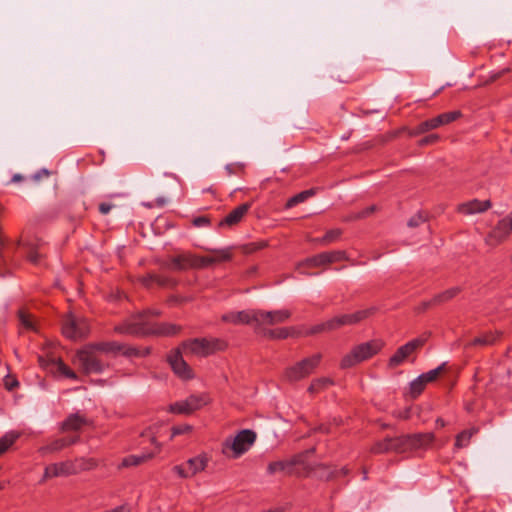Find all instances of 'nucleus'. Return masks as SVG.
<instances>
[{
	"mask_svg": "<svg viewBox=\"0 0 512 512\" xmlns=\"http://www.w3.org/2000/svg\"><path fill=\"white\" fill-rule=\"evenodd\" d=\"M159 315L160 312L158 310L148 309L133 315L128 320L115 326L114 330L119 334L127 335H174L180 330V327L174 324L152 323L151 318Z\"/></svg>",
	"mask_w": 512,
	"mask_h": 512,
	"instance_id": "f257e3e1",
	"label": "nucleus"
},
{
	"mask_svg": "<svg viewBox=\"0 0 512 512\" xmlns=\"http://www.w3.org/2000/svg\"><path fill=\"white\" fill-rule=\"evenodd\" d=\"M377 311L378 308L376 306H371L355 311L353 313L336 315L322 323L312 326L302 334L305 336H310L318 333L335 331L344 326L357 325L362 321L374 316Z\"/></svg>",
	"mask_w": 512,
	"mask_h": 512,
	"instance_id": "f03ea898",
	"label": "nucleus"
},
{
	"mask_svg": "<svg viewBox=\"0 0 512 512\" xmlns=\"http://www.w3.org/2000/svg\"><path fill=\"white\" fill-rule=\"evenodd\" d=\"M384 347V342L380 339H373L368 342L354 346L349 353L343 356L340 362L342 369L351 368L363 361H366L378 354Z\"/></svg>",
	"mask_w": 512,
	"mask_h": 512,
	"instance_id": "7ed1b4c3",
	"label": "nucleus"
},
{
	"mask_svg": "<svg viewBox=\"0 0 512 512\" xmlns=\"http://www.w3.org/2000/svg\"><path fill=\"white\" fill-rule=\"evenodd\" d=\"M225 341L217 338H195L184 342L180 347L185 355L205 357L226 348Z\"/></svg>",
	"mask_w": 512,
	"mask_h": 512,
	"instance_id": "20e7f679",
	"label": "nucleus"
},
{
	"mask_svg": "<svg viewBox=\"0 0 512 512\" xmlns=\"http://www.w3.org/2000/svg\"><path fill=\"white\" fill-rule=\"evenodd\" d=\"M322 360V354L316 353L306 357L294 365L287 367L283 373V378L288 382H298L310 376L319 366Z\"/></svg>",
	"mask_w": 512,
	"mask_h": 512,
	"instance_id": "39448f33",
	"label": "nucleus"
},
{
	"mask_svg": "<svg viewBox=\"0 0 512 512\" xmlns=\"http://www.w3.org/2000/svg\"><path fill=\"white\" fill-rule=\"evenodd\" d=\"M98 352L95 344L87 345L77 352L74 362L78 364L86 374L100 373L104 369V364L98 358Z\"/></svg>",
	"mask_w": 512,
	"mask_h": 512,
	"instance_id": "423d86ee",
	"label": "nucleus"
},
{
	"mask_svg": "<svg viewBox=\"0 0 512 512\" xmlns=\"http://www.w3.org/2000/svg\"><path fill=\"white\" fill-rule=\"evenodd\" d=\"M255 333L260 334L268 330L269 326L282 324L288 321L291 317V312L288 309H279L272 311L255 310Z\"/></svg>",
	"mask_w": 512,
	"mask_h": 512,
	"instance_id": "0eeeda50",
	"label": "nucleus"
},
{
	"mask_svg": "<svg viewBox=\"0 0 512 512\" xmlns=\"http://www.w3.org/2000/svg\"><path fill=\"white\" fill-rule=\"evenodd\" d=\"M256 440V433L250 429L240 431L233 439H226L223 443L222 452L232 451V457L238 458L247 452Z\"/></svg>",
	"mask_w": 512,
	"mask_h": 512,
	"instance_id": "6e6552de",
	"label": "nucleus"
},
{
	"mask_svg": "<svg viewBox=\"0 0 512 512\" xmlns=\"http://www.w3.org/2000/svg\"><path fill=\"white\" fill-rule=\"evenodd\" d=\"M210 403L206 393L192 394L184 400L169 405L168 411L173 414L190 415Z\"/></svg>",
	"mask_w": 512,
	"mask_h": 512,
	"instance_id": "1a4fd4ad",
	"label": "nucleus"
},
{
	"mask_svg": "<svg viewBox=\"0 0 512 512\" xmlns=\"http://www.w3.org/2000/svg\"><path fill=\"white\" fill-rule=\"evenodd\" d=\"M90 326L85 318H77L72 314L67 315L62 323L63 335L72 340L81 339L89 334Z\"/></svg>",
	"mask_w": 512,
	"mask_h": 512,
	"instance_id": "9d476101",
	"label": "nucleus"
},
{
	"mask_svg": "<svg viewBox=\"0 0 512 512\" xmlns=\"http://www.w3.org/2000/svg\"><path fill=\"white\" fill-rule=\"evenodd\" d=\"M427 341V337L421 336L400 346L390 357L388 367L393 369L407 360L417 349L421 348Z\"/></svg>",
	"mask_w": 512,
	"mask_h": 512,
	"instance_id": "9b49d317",
	"label": "nucleus"
},
{
	"mask_svg": "<svg viewBox=\"0 0 512 512\" xmlns=\"http://www.w3.org/2000/svg\"><path fill=\"white\" fill-rule=\"evenodd\" d=\"M95 347L100 352L120 353L127 357H142L149 353L148 349L140 350L136 347L128 346L126 344H122L116 341L96 343Z\"/></svg>",
	"mask_w": 512,
	"mask_h": 512,
	"instance_id": "f8f14e48",
	"label": "nucleus"
},
{
	"mask_svg": "<svg viewBox=\"0 0 512 512\" xmlns=\"http://www.w3.org/2000/svg\"><path fill=\"white\" fill-rule=\"evenodd\" d=\"M348 260L347 253L343 250L322 252L307 258L301 266L319 267L326 264Z\"/></svg>",
	"mask_w": 512,
	"mask_h": 512,
	"instance_id": "ddd939ff",
	"label": "nucleus"
},
{
	"mask_svg": "<svg viewBox=\"0 0 512 512\" xmlns=\"http://www.w3.org/2000/svg\"><path fill=\"white\" fill-rule=\"evenodd\" d=\"M512 232V214L501 219L495 228L486 236L485 242L489 246H497Z\"/></svg>",
	"mask_w": 512,
	"mask_h": 512,
	"instance_id": "4468645a",
	"label": "nucleus"
},
{
	"mask_svg": "<svg viewBox=\"0 0 512 512\" xmlns=\"http://www.w3.org/2000/svg\"><path fill=\"white\" fill-rule=\"evenodd\" d=\"M183 355H185L179 347L175 351L171 352L168 356V362L174 371V373L183 380H189L193 378V371L190 366L183 359Z\"/></svg>",
	"mask_w": 512,
	"mask_h": 512,
	"instance_id": "2eb2a0df",
	"label": "nucleus"
},
{
	"mask_svg": "<svg viewBox=\"0 0 512 512\" xmlns=\"http://www.w3.org/2000/svg\"><path fill=\"white\" fill-rule=\"evenodd\" d=\"M434 438V434L431 432L400 436L402 451L425 448L434 441Z\"/></svg>",
	"mask_w": 512,
	"mask_h": 512,
	"instance_id": "dca6fc26",
	"label": "nucleus"
},
{
	"mask_svg": "<svg viewBox=\"0 0 512 512\" xmlns=\"http://www.w3.org/2000/svg\"><path fill=\"white\" fill-rule=\"evenodd\" d=\"M19 245H21L23 248L28 261L33 264H38L40 262L42 257L41 250L44 245L40 239L36 237H30L25 240H21Z\"/></svg>",
	"mask_w": 512,
	"mask_h": 512,
	"instance_id": "f3484780",
	"label": "nucleus"
},
{
	"mask_svg": "<svg viewBox=\"0 0 512 512\" xmlns=\"http://www.w3.org/2000/svg\"><path fill=\"white\" fill-rule=\"evenodd\" d=\"M75 475L71 460L53 463L45 467L42 481L54 477H67Z\"/></svg>",
	"mask_w": 512,
	"mask_h": 512,
	"instance_id": "a211bd4d",
	"label": "nucleus"
},
{
	"mask_svg": "<svg viewBox=\"0 0 512 512\" xmlns=\"http://www.w3.org/2000/svg\"><path fill=\"white\" fill-rule=\"evenodd\" d=\"M255 310H244L239 312H229L222 316L224 322L232 323L235 325L247 324L252 325L255 329Z\"/></svg>",
	"mask_w": 512,
	"mask_h": 512,
	"instance_id": "6ab92c4d",
	"label": "nucleus"
},
{
	"mask_svg": "<svg viewBox=\"0 0 512 512\" xmlns=\"http://www.w3.org/2000/svg\"><path fill=\"white\" fill-rule=\"evenodd\" d=\"M491 201L490 200H478L473 199L464 203H461L457 206V211L460 214L463 215H473L476 213H483L487 211L489 208H491Z\"/></svg>",
	"mask_w": 512,
	"mask_h": 512,
	"instance_id": "aec40b11",
	"label": "nucleus"
},
{
	"mask_svg": "<svg viewBox=\"0 0 512 512\" xmlns=\"http://www.w3.org/2000/svg\"><path fill=\"white\" fill-rule=\"evenodd\" d=\"M152 444L155 445L157 451L150 453H142L140 455H128L124 457L119 465V468H128L132 466H138L146 461L152 459L161 449L160 443L156 441L155 438H152Z\"/></svg>",
	"mask_w": 512,
	"mask_h": 512,
	"instance_id": "412c9836",
	"label": "nucleus"
},
{
	"mask_svg": "<svg viewBox=\"0 0 512 512\" xmlns=\"http://www.w3.org/2000/svg\"><path fill=\"white\" fill-rule=\"evenodd\" d=\"M459 117H461L460 111L446 112L434 118L423 121L424 128H426L427 131L434 130L442 125H446L457 120Z\"/></svg>",
	"mask_w": 512,
	"mask_h": 512,
	"instance_id": "4be33fe9",
	"label": "nucleus"
},
{
	"mask_svg": "<svg viewBox=\"0 0 512 512\" xmlns=\"http://www.w3.org/2000/svg\"><path fill=\"white\" fill-rule=\"evenodd\" d=\"M251 208L250 203H243L239 206H237L235 209H233L231 212H229L225 218H223L219 226H228L232 227L234 225H237L242 221L244 216L247 214L249 209Z\"/></svg>",
	"mask_w": 512,
	"mask_h": 512,
	"instance_id": "5701e85b",
	"label": "nucleus"
},
{
	"mask_svg": "<svg viewBox=\"0 0 512 512\" xmlns=\"http://www.w3.org/2000/svg\"><path fill=\"white\" fill-rule=\"evenodd\" d=\"M371 451L375 454H380V453H385V452H390V451L402 453L403 451H402L400 437L386 438L382 441H379L372 446Z\"/></svg>",
	"mask_w": 512,
	"mask_h": 512,
	"instance_id": "b1692460",
	"label": "nucleus"
},
{
	"mask_svg": "<svg viewBox=\"0 0 512 512\" xmlns=\"http://www.w3.org/2000/svg\"><path fill=\"white\" fill-rule=\"evenodd\" d=\"M89 424L88 419L79 414L74 413L69 415L61 424V430L63 432L68 431H79L83 426H86Z\"/></svg>",
	"mask_w": 512,
	"mask_h": 512,
	"instance_id": "393cba45",
	"label": "nucleus"
},
{
	"mask_svg": "<svg viewBox=\"0 0 512 512\" xmlns=\"http://www.w3.org/2000/svg\"><path fill=\"white\" fill-rule=\"evenodd\" d=\"M209 461L210 457L206 453H201L188 459L186 461V466L191 477H194L196 474L204 471L208 466Z\"/></svg>",
	"mask_w": 512,
	"mask_h": 512,
	"instance_id": "a878e982",
	"label": "nucleus"
},
{
	"mask_svg": "<svg viewBox=\"0 0 512 512\" xmlns=\"http://www.w3.org/2000/svg\"><path fill=\"white\" fill-rule=\"evenodd\" d=\"M167 267L171 270H186L194 268L193 254L185 253L174 256L171 258L170 264Z\"/></svg>",
	"mask_w": 512,
	"mask_h": 512,
	"instance_id": "bb28decb",
	"label": "nucleus"
},
{
	"mask_svg": "<svg viewBox=\"0 0 512 512\" xmlns=\"http://www.w3.org/2000/svg\"><path fill=\"white\" fill-rule=\"evenodd\" d=\"M301 333H297L294 328H279V329H268L259 335L273 340L286 339L290 336H299Z\"/></svg>",
	"mask_w": 512,
	"mask_h": 512,
	"instance_id": "cd10ccee",
	"label": "nucleus"
},
{
	"mask_svg": "<svg viewBox=\"0 0 512 512\" xmlns=\"http://www.w3.org/2000/svg\"><path fill=\"white\" fill-rule=\"evenodd\" d=\"M501 333L498 331L495 332H487L478 337H475L473 340L468 342L466 347H475V346H488L494 344L497 339L500 337Z\"/></svg>",
	"mask_w": 512,
	"mask_h": 512,
	"instance_id": "c85d7f7f",
	"label": "nucleus"
},
{
	"mask_svg": "<svg viewBox=\"0 0 512 512\" xmlns=\"http://www.w3.org/2000/svg\"><path fill=\"white\" fill-rule=\"evenodd\" d=\"M71 462L73 465V470H75V475L83 471L93 470L98 466V461L94 458L80 457L71 460Z\"/></svg>",
	"mask_w": 512,
	"mask_h": 512,
	"instance_id": "c756f323",
	"label": "nucleus"
},
{
	"mask_svg": "<svg viewBox=\"0 0 512 512\" xmlns=\"http://www.w3.org/2000/svg\"><path fill=\"white\" fill-rule=\"evenodd\" d=\"M296 464V460H281L269 463L267 471L269 474L277 472H290L292 467Z\"/></svg>",
	"mask_w": 512,
	"mask_h": 512,
	"instance_id": "7c9ffc66",
	"label": "nucleus"
},
{
	"mask_svg": "<svg viewBox=\"0 0 512 512\" xmlns=\"http://www.w3.org/2000/svg\"><path fill=\"white\" fill-rule=\"evenodd\" d=\"M66 448V443L64 438H59L51 441L50 443L39 448L38 452L42 456H46L48 454L56 453Z\"/></svg>",
	"mask_w": 512,
	"mask_h": 512,
	"instance_id": "2f4dec72",
	"label": "nucleus"
},
{
	"mask_svg": "<svg viewBox=\"0 0 512 512\" xmlns=\"http://www.w3.org/2000/svg\"><path fill=\"white\" fill-rule=\"evenodd\" d=\"M460 292L459 287H452L449 288L433 297V302L436 305L443 304L445 302H448L449 300L453 299L455 296H457Z\"/></svg>",
	"mask_w": 512,
	"mask_h": 512,
	"instance_id": "473e14b6",
	"label": "nucleus"
},
{
	"mask_svg": "<svg viewBox=\"0 0 512 512\" xmlns=\"http://www.w3.org/2000/svg\"><path fill=\"white\" fill-rule=\"evenodd\" d=\"M332 384H333V381L328 377L317 378V379H314L310 383V385L308 387V392H310L312 394L318 393V392L326 389L327 387H329Z\"/></svg>",
	"mask_w": 512,
	"mask_h": 512,
	"instance_id": "72a5a7b5",
	"label": "nucleus"
},
{
	"mask_svg": "<svg viewBox=\"0 0 512 512\" xmlns=\"http://www.w3.org/2000/svg\"><path fill=\"white\" fill-rule=\"evenodd\" d=\"M341 235L342 230L340 228H335L328 230L322 238L316 239L315 241L321 245H329L333 242L338 241Z\"/></svg>",
	"mask_w": 512,
	"mask_h": 512,
	"instance_id": "f704fd0d",
	"label": "nucleus"
},
{
	"mask_svg": "<svg viewBox=\"0 0 512 512\" xmlns=\"http://www.w3.org/2000/svg\"><path fill=\"white\" fill-rule=\"evenodd\" d=\"M315 194L314 190L313 189H309V190H305V191H302L296 195H294L293 197H291L285 207L287 209L289 208H292L294 207L295 205L299 204V203H302L304 202L305 200H307L309 197L313 196Z\"/></svg>",
	"mask_w": 512,
	"mask_h": 512,
	"instance_id": "c9c22d12",
	"label": "nucleus"
},
{
	"mask_svg": "<svg viewBox=\"0 0 512 512\" xmlns=\"http://www.w3.org/2000/svg\"><path fill=\"white\" fill-rule=\"evenodd\" d=\"M18 317L20 324L23 328L29 331H36V324L31 314H29L25 310H19Z\"/></svg>",
	"mask_w": 512,
	"mask_h": 512,
	"instance_id": "e433bc0d",
	"label": "nucleus"
},
{
	"mask_svg": "<svg viewBox=\"0 0 512 512\" xmlns=\"http://www.w3.org/2000/svg\"><path fill=\"white\" fill-rule=\"evenodd\" d=\"M477 432V429L464 430L456 436L455 447L463 448L466 447L472 436Z\"/></svg>",
	"mask_w": 512,
	"mask_h": 512,
	"instance_id": "4c0bfd02",
	"label": "nucleus"
},
{
	"mask_svg": "<svg viewBox=\"0 0 512 512\" xmlns=\"http://www.w3.org/2000/svg\"><path fill=\"white\" fill-rule=\"evenodd\" d=\"M18 434L13 432L6 433L0 438V456L4 454L17 440Z\"/></svg>",
	"mask_w": 512,
	"mask_h": 512,
	"instance_id": "58836bf2",
	"label": "nucleus"
},
{
	"mask_svg": "<svg viewBox=\"0 0 512 512\" xmlns=\"http://www.w3.org/2000/svg\"><path fill=\"white\" fill-rule=\"evenodd\" d=\"M49 361L52 363H55L57 365L58 371L65 377L74 379V380L77 379L76 373L73 370H71L60 358H58V359L53 358V359H50Z\"/></svg>",
	"mask_w": 512,
	"mask_h": 512,
	"instance_id": "ea45409f",
	"label": "nucleus"
},
{
	"mask_svg": "<svg viewBox=\"0 0 512 512\" xmlns=\"http://www.w3.org/2000/svg\"><path fill=\"white\" fill-rule=\"evenodd\" d=\"M426 385V382L423 379H421V376H418L416 379H414L410 383V393L412 397H418L422 393Z\"/></svg>",
	"mask_w": 512,
	"mask_h": 512,
	"instance_id": "a19ab883",
	"label": "nucleus"
},
{
	"mask_svg": "<svg viewBox=\"0 0 512 512\" xmlns=\"http://www.w3.org/2000/svg\"><path fill=\"white\" fill-rule=\"evenodd\" d=\"M444 367L445 363L441 364L435 369H432L426 373L421 374V379H423L426 382V384L435 381L440 375V373L444 370Z\"/></svg>",
	"mask_w": 512,
	"mask_h": 512,
	"instance_id": "79ce46f5",
	"label": "nucleus"
},
{
	"mask_svg": "<svg viewBox=\"0 0 512 512\" xmlns=\"http://www.w3.org/2000/svg\"><path fill=\"white\" fill-rule=\"evenodd\" d=\"M213 259V263H221L225 262L231 259V252L230 249H220V250H214L213 255L211 256Z\"/></svg>",
	"mask_w": 512,
	"mask_h": 512,
	"instance_id": "37998d69",
	"label": "nucleus"
},
{
	"mask_svg": "<svg viewBox=\"0 0 512 512\" xmlns=\"http://www.w3.org/2000/svg\"><path fill=\"white\" fill-rule=\"evenodd\" d=\"M194 268H205L213 265V259L211 256H196L193 255Z\"/></svg>",
	"mask_w": 512,
	"mask_h": 512,
	"instance_id": "c03bdc74",
	"label": "nucleus"
},
{
	"mask_svg": "<svg viewBox=\"0 0 512 512\" xmlns=\"http://www.w3.org/2000/svg\"><path fill=\"white\" fill-rule=\"evenodd\" d=\"M192 430H193V426H191L190 424L176 425V426H173L171 429V431H172L171 437L173 438L178 435L189 434L192 432Z\"/></svg>",
	"mask_w": 512,
	"mask_h": 512,
	"instance_id": "a18cd8bd",
	"label": "nucleus"
},
{
	"mask_svg": "<svg viewBox=\"0 0 512 512\" xmlns=\"http://www.w3.org/2000/svg\"><path fill=\"white\" fill-rule=\"evenodd\" d=\"M172 471L177 474L180 478L187 479L192 478L189 474L186 464L176 465L172 468Z\"/></svg>",
	"mask_w": 512,
	"mask_h": 512,
	"instance_id": "49530a36",
	"label": "nucleus"
},
{
	"mask_svg": "<svg viewBox=\"0 0 512 512\" xmlns=\"http://www.w3.org/2000/svg\"><path fill=\"white\" fill-rule=\"evenodd\" d=\"M403 130L407 131V133L410 137H415V136H418V135L428 132L427 129L424 128L423 122H421L419 125H417L414 128H411V129L403 128Z\"/></svg>",
	"mask_w": 512,
	"mask_h": 512,
	"instance_id": "de8ad7c7",
	"label": "nucleus"
},
{
	"mask_svg": "<svg viewBox=\"0 0 512 512\" xmlns=\"http://www.w3.org/2000/svg\"><path fill=\"white\" fill-rule=\"evenodd\" d=\"M439 135L437 134H430V135H427L425 137H423L422 139L419 140L418 142V145L419 146H426V145H432V144H435L439 141Z\"/></svg>",
	"mask_w": 512,
	"mask_h": 512,
	"instance_id": "09e8293b",
	"label": "nucleus"
},
{
	"mask_svg": "<svg viewBox=\"0 0 512 512\" xmlns=\"http://www.w3.org/2000/svg\"><path fill=\"white\" fill-rule=\"evenodd\" d=\"M154 283H157L162 287H169L174 285V281L172 279L160 275H154Z\"/></svg>",
	"mask_w": 512,
	"mask_h": 512,
	"instance_id": "8fccbe9b",
	"label": "nucleus"
},
{
	"mask_svg": "<svg viewBox=\"0 0 512 512\" xmlns=\"http://www.w3.org/2000/svg\"><path fill=\"white\" fill-rule=\"evenodd\" d=\"M377 210V206L371 205L359 211L353 218L361 219L370 216Z\"/></svg>",
	"mask_w": 512,
	"mask_h": 512,
	"instance_id": "3c124183",
	"label": "nucleus"
},
{
	"mask_svg": "<svg viewBox=\"0 0 512 512\" xmlns=\"http://www.w3.org/2000/svg\"><path fill=\"white\" fill-rule=\"evenodd\" d=\"M225 169L229 175H232L234 173L243 172L245 170V164L244 163L228 164Z\"/></svg>",
	"mask_w": 512,
	"mask_h": 512,
	"instance_id": "603ef678",
	"label": "nucleus"
},
{
	"mask_svg": "<svg viewBox=\"0 0 512 512\" xmlns=\"http://www.w3.org/2000/svg\"><path fill=\"white\" fill-rule=\"evenodd\" d=\"M210 224V219L206 216H199L193 219L195 227H206Z\"/></svg>",
	"mask_w": 512,
	"mask_h": 512,
	"instance_id": "864d4df0",
	"label": "nucleus"
},
{
	"mask_svg": "<svg viewBox=\"0 0 512 512\" xmlns=\"http://www.w3.org/2000/svg\"><path fill=\"white\" fill-rule=\"evenodd\" d=\"M4 385L7 390L12 391L19 385V382L11 376H6L4 379Z\"/></svg>",
	"mask_w": 512,
	"mask_h": 512,
	"instance_id": "5fc2aeb1",
	"label": "nucleus"
},
{
	"mask_svg": "<svg viewBox=\"0 0 512 512\" xmlns=\"http://www.w3.org/2000/svg\"><path fill=\"white\" fill-rule=\"evenodd\" d=\"M423 222H425V218L421 214H417L409 219L408 226L417 227Z\"/></svg>",
	"mask_w": 512,
	"mask_h": 512,
	"instance_id": "6e6d98bb",
	"label": "nucleus"
},
{
	"mask_svg": "<svg viewBox=\"0 0 512 512\" xmlns=\"http://www.w3.org/2000/svg\"><path fill=\"white\" fill-rule=\"evenodd\" d=\"M431 306H436V304L433 302V298L428 301H423L416 307V312L421 313L424 312L426 309H428Z\"/></svg>",
	"mask_w": 512,
	"mask_h": 512,
	"instance_id": "4d7b16f0",
	"label": "nucleus"
},
{
	"mask_svg": "<svg viewBox=\"0 0 512 512\" xmlns=\"http://www.w3.org/2000/svg\"><path fill=\"white\" fill-rule=\"evenodd\" d=\"M140 281L144 286L149 287L152 285V283H154V274L144 276L140 279Z\"/></svg>",
	"mask_w": 512,
	"mask_h": 512,
	"instance_id": "13d9d810",
	"label": "nucleus"
},
{
	"mask_svg": "<svg viewBox=\"0 0 512 512\" xmlns=\"http://www.w3.org/2000/svg\"><path fill=\"white\" fill-rule=\"evenodd\" d=\"M50 172L47 169H42L33 175L35 181H39L42 177H48Z\"/></svg>",
	"mask_w": 512,
	"mask_h": 512,
	"instance_id": "bf43d9fd",
	"label": "nucleus"
},
{
	"mask_svg": "<svg viewBox=\"0 0 512 512\" xmlns=\"http://www.w3.org/2000/svg\"><path fill=\"white\" fill-rule=\"evenodd\" d=\"M113 205L112 204H109V203H101L99 205V211L100 213L102 214H108L110 212V210L112 209Z\"/></svg>",
	"mask_w": 512,
	"mask_h": 512,
	"instance_id": "052dcab7",
	"label": "nucleus"
},
{
	"mask_svg": "<svg viewBox=\"0 0 512 512\" xmlns=\"http://www.w3.org/2000/svg\"><path fill=\"white\" fill-rule=\"evenodd\" d=\"M78 440H79L78 436L70 437V438H64V441L66 443V447H69V446L75 444L76 442H78Z\"/></svg>",
	"mask_w": 512,
	"mask_h": 512,
	"instance_id": "680f3d73",
	"label": "nucleus"
},
{
	"mask_svg": "<svg viewBox=\"0 0 512 512\" xmlns=\"http://www.w3.org/2000/svg\"><path fill=\"white\" fill-rule=\"evenodd\" d=\"M38 360H39V363H40L41 366L45 367V366L48 365V361L45 360L44 357L39 356Z\"/></svg>",
	"mask_w": 512,
	"mask_h": 512,
	"instance_id": "e2e57ef3",
	"label": "nucleus"
},
{
	"mask_svg": "<svg viewBox=\"0 0 512 512\" xmlns=\"http://www.w3.org/2000/svg\"><path fill=\"white\" fill-rule=\"evenodd\" d=\"M436 425H437L438 427H444V426H445V422H444V420H443V419L438 418V419L436 420Z\"/></svg>",
	"mask_w": 512,
	"mask_h": 512,
	"instance_id": "0e129e2a",
	"label": "nucleus"
},
{
	"mask_svg": "<svg viewBox=\"0 0 512 512\" xmlns=\"http://www.w3.org/2000/svg\"><path fill=\"white\" fill-rule=\"evenodd\" d=\"M505 71H506V70H502L501 72H499V73H497V74L493 75V76L491 77V80H492V81H494V80L498 79L502 74H504V73H505Z\"/></svg>",
	"mask_w": 512,
	"mask_h": 512,
	"instance_id": "69168bd1",
	"label": "nucleus"
},
{
	"mask_svg": "<svg viewBox=\"0 0 512 512\" xmlns=\"http://www.w3.org/2000/svg\"><path fill=\"white\" fill-rule=\"evenodd\" d=\"M22 178H23V177H22L21 175L16 174V175H14V176H13L12 181H13V182H18V181H21V180H22Z\"/></svg>",
	"mask_w": 512,
	"mask_h": 512,
	"instance_id": "338daca9",
	"label": "nucleus"
},
{
	"mask_svg": "<svg viewBox=\"0 0 512 512\" xmlns=\"http://www.w3.org/2000/svg\"><path fill=\"white\" fill-rule=\"evenodd\" d=\"M5 487V483L4 482H0V490L4 489Z\"/></svg>",
	"mask_w": 512,
	"mask_h": 512,
	"instance_id": "774afa93",
	"label": "nucleus"
}]
</instances>
